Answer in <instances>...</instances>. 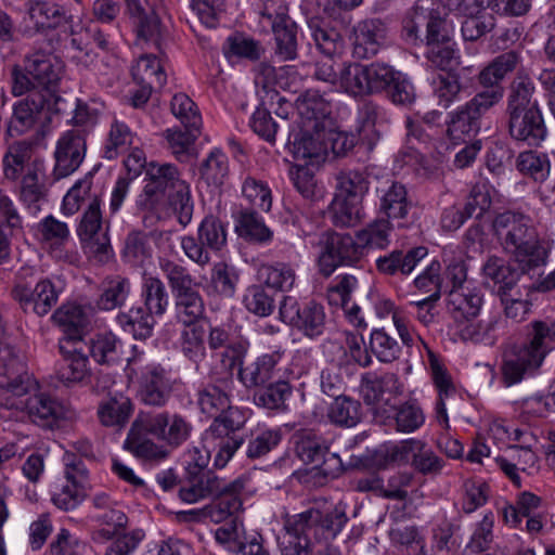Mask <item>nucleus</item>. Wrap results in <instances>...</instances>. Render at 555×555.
<instances>
[{"mask_svg": "<svg viewBox=\"0 0 555 555\" xmlns=\"http://www.w3.org/2000/svg\"><path fill=\"white\" fill-rule=\"evenodd\" d=\"M95 521L99 528L94 530L92 538L96 542H104L120 535L128 524V517L115 506L98 515Z\"/></svg>", "mask_w": 555, "mask_h": 555, "instance_id": "56", "label": "nucleus"}, {"mask_svg": "<svg viewBox=\"0 0 555 555\" xmlns=\"http://www.w3.org/2000/svg\"><path fill=\"white\" fill-rule=\"evenodd\" d=\"M158 267L168 282L172 296L185 293L197 286L190 271L182 264L162 257L158 260Z\"/></svg>", "mask_w": 555, "mask_h": 555, "instance_id": "50", "label": "nucleus"}, {"mask_svg": "<svg viewBox=\"0 0 555 555\" xmlns=\"http://www.w3.org/2000/svg\"><path fill=\"white\" fill-rule=\"evenodd\" d=\"M25 63L40 90L52 94L62 77V62L54 55L35 52L26 57Z\"/></svg>", "mask_w": 555, "mask_h": 555, "instance_id": "27", "label": "nucleus"}, {"mask_svg": "<svg viewBox=\"0 0 555 555\" xmlns=\"http://www.w3.org/2000/svg\"><path fill=\"white\" fill-rule=\"evenodd\" d=\"M52 319L64 332L60 343L80 344L89 325L88 315L81 306L65 304L53 313Z\"/></svg>", "mask_w": 555, "mask_h": 555, "instance_id": "33", "label": "nucleus"}, {"mask_svg": "<svg viewBox=\"0 0 555 555\" xmlns=\"http://www.w3.org/2000/svg\"><path fill=\"white\" fill-rule=\"evenodd\" d=\"M127 10L137 22L135 43L141 48L160 49L164 39V29L158 16L160 8H149L140 0H125Z\"/></svg>", "mask_w": 555, "mask_h": 555, "instance_id": "18", "label": "nucleus"}, {"mask_svg": "<svg viewBox=\"0 0 555 555\" xmlns=\"http://www.w3.org/2000/svg\"><path fill=\"white\" fill-rule=\"evenodd\" d=\"M144 420L140 424L151 436L171 448H179L189 440L193 431L191 421L180 414L169 411L143 412Z\"/></svg>", "mask_w": 555, "mask_h": 555, "instance_id": "11", "label": "nucleus"}, {"mask_svg": "<svg viewBox=\"0 0 555 555\" xmlns=\"http://www.w3.org/2000/svg\"><path fill=\"white\" fill-rule=\"evenodd\" d=\"M222 479L209 469H190L180 486L179 498L188 504H194L215 496L216 492L220 490Z\"/></svg>", "mask_w": 555, "mask_h": 555, "instance_id": "25", "label": "nucleus"}, {"mask_svg": "<svg viewBox=\"0 0 555 555\" xmlns=\"http://www.w3.org/2000/svg\"><path fill=\"white\" fill-rule=\"evenodd\" d=\"M246 423V417L237 410H230L218 420H214L202 436L203 450L194 448L189 452L188 473L190 469H205L211 453L214 465L223 468L242 446L243 439L236 435Z\"/></svg>", "mask_w": 555, "mask_h": 555, "instance_id": "4", "label": "nucleus"}, {"mask_svg": "<svg viewBox=\"0 0 555 555\" xmlns=\"http://www.w3.org/2000/svg\"><path fill=\"white\" fill-rule=\"evenodd\" d=\"M503 99L501 89L477 92L468 102L449 114L447 133L452 141H465L475 135L481 118Z\"/></svg>", "mask_w": 555, "mask_h": 555, "instance_id": "6", "label": "nucleus"}, {"mask_svg": "<svg viewBox=\"0 0 555 555\" xmlns=\"http://www.w3.org/2000/svg\"><path fill=\"white\" fill-rule=\"evenodd\" d=\"M173 300L176 319L183 325H192L204 318L205 301L196 287L173 296Z\"/></svg>", "mask_w": 555, "mask_h": 555, "instance_id": "43", "label": "nucleus"}, {"mask_svg": "<svg viewBox=\"0 0 555 555\" xmlns=\"http://www.w3.org/2000/svg\"><path fill=\"white\" fill-rule=\"evenodd\" d=\"M482 302L483 296L475 286L451 288L448 296V311L455 326L476 319L480 313Z\"/></svg>", "mask_w": 555, "mask_h": 555, "instance_id": "26", "label": "nucleus"}, {"mask_svg": "<svg viewBox=\"0 0 555 555\" xmlns=\"http://www.w3.org/2000/svg\"><path fill=\"white\" fill-rule=\"evenodd\" d=\"M533 93V81L527 76H517L511 86L506 105L508 134L528 146H539L547 135L542 111Z\"/></svg>", "mask_w": 555, "mask_h": 555, "instance_id": "3", "label": "nucleus"}, {"mask_svg": "<svg viewBox=\"0 0 555 555\" xmlns=\"http://www.w3.org/2000/svg\"><path fill=\"white\" fill-rule=\"evenodd\" d=\"M520 417L525 422L544 418L555 413V390L543 392L538 391L524 398L519 403Z\"/></svg>", "mask_w": 555, "mask_h": 555, "instance_id": "51", "label": "nucleus"}, {"mask_svg": "<svg viewBox=\"0 0 555 555\" xmlns=\"http://www.w3.org/2000/svg\"><path fill=\"white\" fill-rule=\"evenodd\" d=\"M292 392L289 383L279 379L255 392L254 401L258 406L269 410H284Z\"/></svg>", "mask_w": 555, "mask_h": 555, "instance_id": "55", "label": "nucleus"}, {"mask_svg": "<svg viewBox=\"0 0 555 555\" xmlns=\"http://www.w3.org/2000/svg\"><path fill=\"white\" fill-rule=\"evenodd\" d=\"M233 378L231 374L221 377H212L211 383L204 385L197 390V405L203 414L218 420L230 410H237L246 418V413L237 406L230 404L229 391L232 389Z\"/></svg>", "mask_w": 555, "mask_h": 555, "instance_id": "16", "label": "nucleus"}, {"mask_svg": "<svg viewBox=\"0 0 555 555\" xmlns=\"http://www.w3.org/2000/svg\"><path fill=\"white\" fill-rule=\"evenodd\" d=\"M326 138V128L294 122L286 146L297 160H318L327 153Z\"/></svg>", "mask_w": 555, "mask_h": 555, "instance_id": "14", "label": "nucleus"}, {"mask_svg": "<svg viewBox=\"0 0 555 555\" xmlns=\"http://www.w3.org/2000/svg\"><path fill=\"white\" fill-rule=\"evenodd\" d=\"M411 206L404 184L393 181L387 189L380 190L379 210L384 218L392 221L398 228L408 224Z\"/></svg>", "mask_w": 555, "mask_h": 555, "instance_id": "30", "label": "nucleus"}, {"mask_svg": "<svg viewBox=\"0 0 555 555\" xmlns=\"http://www.w3.org/2000/svg\"><path fill=\"white\" fill-rule=\"evenodd\" d=\"M297 119L294 122L326 128L332 113V104L317 90H307L295 101Z\"/></svg>", "mask_w": 555, "mask_h": 555, "instance_id": "23", "label": "nucleus"}, {"mask_svg": "<svg viewBox=\"0 0 555 555\" xmlns=\"http://www.w3.org/2000/svg\"><path fill=\"white\" fill-rule=\"evenodd\" d=\"M227 228L214 215L206 216L198 225L197 237L206 248L219 251L227 245Z\"/></svg>", "mask_w": 555, "mask_h": 555, "instance_id": "60", "label": "nucleus"}, {"mask_svg": "<svg viewBox=\"0 0 555 555\" xmlns=\"http://www.w3.org/2000/svg\"><path fill=\"white\" fill-rule=\"evenodd\" d=\"M78 345L60 343L63 359L56 374L65 385L81 383L90 375L88 357Z\"/></svg>", "mask_w": 555, "mask_h": 555, "instance_id": "29", "label": "nucleus"}, {"mask_svg": "<svg viewBox=\"0 0 555 555\" xmlns=\"http://www.w3.org/2000/svg\"><path fill=\"white\" fill-rule=\"evenodd\" d=\"M482 276L486 283H492L496 293L511 292L517 284L518 273L511 268L505 259L490 256L482 264Z\"/></svg>", "mask_w": 555, "mask_h": 555, "instance_id": "40", "label": "nucleus"}, {"mask_svg": "<svg viewBox=\"0 0 555 555\" xmlns=\"http://www.w3.org/2000/svg\"><path fill=\"white\" fill-rule=\"evenodd\" d=\"M134 140L135 134L129 126L124 121L114 119L103 147V157L106 159L117 158L120 153L133 145Z\"/></svg>", "mask_w": 555, "mask_h": 555, "instance_id": "53", "label": "nucleus"}, {"mask_svg": "<svg viewBox=\"0 0 555 555\" xmlns=\"http://www.w3.org/2000/svg\"><path fill=\"white\" fill-rule=\"evenodd\" d=\"M328 418L336 425L353 427L361 420V403L350 397H337L328 409Z\"/></svg>", "mask_w": 555, "mask_h": 555, "instance_id": "59", "label": "nucleus"}, {"mask_svg": "<svg viewBox=\"0 0 555 555\" xmlns=\"http://www.w3.org/2000/svg\"><path fill=\"white\" fill-rule=\"evenodd\" d=\"M388 27L379 18L359 22L352 31V55L358 60L375 56L387 43Z\"/></svg>", "mask_w": 555, "mask_h": 555, "instance_id": "17", "label": "nucleus"}, {"mask_svg": "<svg viewBox=\"0 0 555 555\" xmlns=\"http://www.w3.org/2000/svg\"><path fill=\"white\" fill-rule=\"evenodd\" d=\"M131 75L138 83L162 88L166 83V74L159 60L153 54H142L131 67Z\"/></svg>", "mask_w": 555, "mask_h": 555, "instance_id": "48", "label": "nucleus"}, {"mask_svg": "<svg viewBox=\"0 0 555 555\" xmlns=\"http://www.w3.org/2000/svg\"><path fill=\"white\" fill-rule=\"evenodd\" d=\"M321 245L318 264L324 276H330L340 266L354 264L364 256L356 235L348 233L326 232Z\"/></svg>", "mask_w": 555, "mask_h": 555, "instance_id": "10", "label": "nucleus"}, {"mask_svg": "<svg viewBox=\"0 0 555 555\" xmlns=\"http://www.w3.org/2000/svg\"><path fill=\"white\" fill-rule=\"evenodd\" d=\"M59 299V291L49 279H41L36 283L29 293L23 298H17L25 312H34L37 315H46L56 305Z\"/></svg>", "mask_w": 555, "mask_h": 555, "instance_id": "35", "label": "nucleus"}, {"mask_svg": "<svg viewBox=\"0 0 555 555\" xmlns=\"http://www.w3.org/2000/svg\"><path fill=\"white\" fill-rule=\"evenodd\" d=\"M44 103L46 96L39 93L17 102L9 122V133L11 135L23 134L41 122L44 116Z\"/></svg>", "mask_w": 555, "mask_h": 555, "instance_id": "28", "label": "nucleus"}, {"mask_svg": "<svg viewBox=\"0 0 555 555\" xmlns=\"http://www.w3.org/2000/svg\"><path fill=\"white\" fill-rule=\"evenodd\" d=\"M37 233L53 258L68 262L74 260L75 254L68 248L70 232L67 223L49 215L38 223Z\"/></svg>", "mask_w": 555, "mask_h": 555, "instance_id": "19", "label": "nucleus"}, {"mask_svg": "<svg viewBox=\"0 0 555 555\" xmlns=\"http://www.w3.org/2000/svg\"><path fill=\"white\" fill-rule=\"evenodd\" d=\"M87 142L85 131L72 128L61 134L54 151L53 176L56 180L74 173L85 159Z\"/></svg>", "mask_w": 555, "mask_h": 555, "instance_id": "13", "label": "nucleus"}, {"mask_svg": "<svg viewBox=\"0 0 555 555\" xmlns=\"http://www.w3.org/2000/svg\"><path fill=\"white\" fill-rule=\"evenodd\" d=\"M156 314L143 307H133L127 313L117 317L118 323L135 339H146L152 336Z\"/></svg>", "mask_w": 555, "mask_h": 555, "instance_id": "46", "label": "nucleus"}, {"mask_svg": "<svg viewBox=\"0 0 555 555\" xmlns=\"http://www.w3.org/2000/svg\"><path fill=\"white\" fill-rule=\"evenodd\" d=\"M282 357L283 353L281 351H273L258 357L250 364L242 365L238 369V379L246 388L263 386L280 371L279 363Z\"/></svg>", "mask_w": 555, "mask_h": 555, "instance_id": "32", "label": "nucleus"}, {"mask_svg": "<svg viewBox=\"0 0 555 555\" xmlns=\"http://www.w3.org/2000/svg\"><path fill=\"white\" fill-rule=\"evenodd\" d=\"M331 220L339 228L357 225L364 217L362 201L334 195L330 205Z\"/></svg>", "mask_w": 555, "mask_h": 555, "instance_id": "44", "label": "nucleus"}, {"mask_svg": "<svg viewBox=\"0 0 555 555\" xmlns=\"http://www.w3.org/2000/svg\"><path fill=\"white\" fill-rule=\"evenodd\" d=\"M141 296L144 301L143 308L162 317L169 305V296L163 281L152 274L144 273L142 281Z\"/></svg>", "mask_w": 555, "mask_h": 555, "instance_id": "45", "label": "nucleus"}, {"mask_svg": "<svg viewBox=\"0 0 555 555\" xmlns=\"http://www.w3.org/2000/svg\"><path fill=\"white\" fill-rule=\"evenodd\" d=\"M177 385V379L163 366L149 364L140 373L137 398L144 405L163 408L170 401Z\"/></svg>", "mask_w": 555, "mask_h": 555, "instance_id": "12", "label": "nucleus"}, {"mask_svg": "<svg viewBox=\"0 0 555 555\" xmlns=\"http://www.w3.org/2000/svg\"><path fill=\"white\" fill-rule=\"evenodd\" d=\"M360 393L367 405H374L383 401L384 395L398 397L403 393L404 386L399 376L392 372L377 374L366 372L360 378Z\"/></svg>", "mask_w": 555, "mask_h": 555, "instance_id": "21", "label": "nucleus"}, {"mask_svg": "<svg viewBox=\"0 0 555 555\" xmlns=\"http://www.w3.org/2000/svg\"><path fill=\"white\" fill-rule=\"evenodd\" d=\"M7 330L0 313V357L10 358V363L0 364V388L21 397L37 389V382L27 371L24 356L5 341Z\"/></svg>", "mask_w": 555, "mask_h": 555, "instance_id": "8", "label": "nucleus"}, {"mask_svg": "<svg viewBox=\"0 0 555 555\" xmlns=\"http://www.w3.org/2000/svg\"><path fill=\"white\" fill-rule=\"evenodd\" d=\"M143 420V412L138 413L124 442V448L142 461L159 462L165 460L168 456L167 450L147 438L150 433L140 424V421Z\"/></svg>", "mask_w": 555, "mask_h": 555, "instance_id": "22", "label": "nucleus"}, {"mask_svg": "<svg viewBox=\"0 0 555 555\" xmlns=\"http://www.w3.org/2000/svg\"><path fill=\"white\" fill-rule=\"evenodd\" d=\"M393 222L380 217L370 221L365 227L356 232V238L363 254L370 250L386 249L391 242Z\"/></svg>", "mask_w": 555, "mask_h": 555, "instance_id": "38", "label": "nucleus"}, {"mask_svg": "<svg viewBox=\"0 0 555 555\" xmlns=\"http://www.w3.org/2000/svg\"><path fill=\"white\" fill-rule=\"evenodd\" d=\"M280 319L296 328L308 338H317L324 334L326 313L324 307L310 300L299 305L293 296H284L279 308Z\"/></svg>", "mask_w": 555, "mask_h": 555, "instance_id": "9", "label": "nucleus"}, {"mask_svg": "<svg viewBox=\"0 0 555 555\" xmlns=\"http://www.w3.org/2000/svg\"><path fill=\"white\" fill-rule=\"evenodd\" d=\"M348 521L344 508L335 506L320 511L309 508L286 519L284 528L294 533L308 532L315 540H332L341 531Z\"/></svg>", "mask_w": 555, "mask_h": 555, "instance_id": "7", "label": "nucleus"}, {"mask_svg": "<svg viewBox=\"0 0 555 555\" xmlns=\"http://www.w3.org/2000/svg\"><path fill=\"white\" fill-rule=\"evenodd\" d=\"M89 350L99 364H111L119 359L121 343L111 332L99 333L89 340Z\"/></svg>", "mask_w": 555, "mask_h": 555, "instance_id": "54", "label": "nucleus"}, {"mask_svg": "<svg viewBox=\"0 0 555 555\" xmlns=\"http://www.w3.org/2000/svg\"><path fill=\"white\" fill-rule=\"evenodd\" d=\"M456 11L465 17L461 31L467 41L479 39L495 25L493 15L487 12L482 1L474 0L469 4H459Z\"/></svg>", "mask_w": 555, "mask_h": 555, "instance_id": "31", "label": "nucleus"}, {"mask_svg": "<svg viewBox=\"0 0 555 555\" xmlns=\"http://www.w3.org/2000/svg\"><path fill=\"white\" fill-rule=\"evenodd\" d=\"M551 336H554V333H550L547 322L530 323L528 339L513 345L504 353L501 373L505 386L519 384L539 371L552 348L548 346L552 341Z\"/></svg>", "mask_w": 555, "mask_h": 555, "instance_id": "5", "label": "nucleus"}, {"mask_svg": "<svg viewBox=\"0 0 555 555\" xmlns=\"http://www.w3.org/2000/svg\"><path fill=\"white\" fill-rule=\"evenodd\" d=\"M492 228L502 248L522 274L533 276L546 264L550 247L540 238L531 217L505 210L495 216Z\"/></svg>", "mask_w": 555, "mask_h": 555, "instance_id": "2", "label": "nucleus"}, {"mask_svg": "<svg viewBox=\"0 0 555 555\" xmlns=\"http://www.w3.org/2000/svg\"><path fill=\"white\" fill-rule=\"evenodd\" d=\"M206 331L203 325L193 323L184 325L181 331L179 343L181 352L194 363H198L206 357Z\"/></svg>", "mask_w": 555, "mask_h": 555, "instance_id": "49", "label": "nucleus"}, {"mask_svg": "<svg viewBox=\"0 0 555 555\" xmlns=\"http://www.w3.org/2000/svg\"><path fill=\"white\" fill-rule=\"evenodd\" d=\"M336 181V196L362 201L369 191L367 178L358 170L341 171Z\"/></svg>", "mask_w": 555, "mask_h": 555, "instance_id": "62", "label": "nucleus"}, {"mask_svg": "<svg viewBox=\"0 0 555 555\" xmlns=\"http://www.w3.org/2000/svg\"><path fill=\"white\" fill-rule=\"evenodd\" d=\"M263 283L275 291L289 292L296 282V271L291 263L273 262L259 270Z\"/></svg>", "mask_w": 555, "mask_h": 555, "instance_id": "52", "label": "nucleus"}, {"mask_svg": "<svg viewBox=\"0 0 555 555\" xmlns=\"http://www.w3.org/2000/svg\"><path fill=\"white\" fill-rule=\"evenodd\" d=\"M327 451L326 441L310 433L301 435L295 443L297 456L306 464H315V467H319Z\"/></svg>", "mask_w": 555, "mask_h": 555, "instance_id": "61", "label": "nucleus"}, {"mask_svg": "<svg viewBox=\"0 0 555 555\" xmlns=\"http://www.w3.org/2000/svg\"><path fill=\"white\" fill-rule=\"evenodd\" d=\"M431 87L438 105L443 108H448L451 104L461 99L463 86L457 74H438L433 79Z\"/></svg>", "mask_w": 555, "mask_h": 555, "instance_id": "57", "label": "nucleus"}, {"mask_svg": "<svg viewBox=\"0 0 555 555\" xmlns=\"http://www.w3.org/2000/svg\"><path fill=\"white\" fill-rule=\"evenodd\" d=\"M516 168L534 181L543 182L550 176L551 162L544 153L526 151L517 156Z\"/></svg>", "mask_w": 555, "mask_h": 555, "instance_id": "58", "label": "nucleus"}, {"mask_svg": "<svg viewBox=\"0 0 555 555\" xmlns=\"http://www.w3.org/2000/svg\"><path fill=\"white\" fill-rule=\"evenodd\" d=\"M199 171L208 184L222 185L229 175L228 156L218 149L212 150L203 162Z\"/></svg>", "mask_w": 555, "mask_h": 555, "instance_id": "64", "label": "nucleus"}, {"mask_svg": "<svg viewBox=\"0 0 555 555\" xmlns=\"http://www.w3.org/2000/svg\"><path fill=\"white\" fill-rule=\"evenodd\" d=\"M25 411L29 420L38 426L52 428L67 417V410L56 398L48 393H36L25 401Z\"/></svg>", "mask_w": 555, "mask_h": 555, "instance_id": "24", "label": "nucleus"}, {"mask_svg": "<svg viewBox=\"0 0 555 555\" xmlns=\"http://www.w3.org/2000/svg\"><path fill=\"white\" fill-rule=\"evenodd\" d=\"M33 145L26 141L14 142L9 145L2 158L4 179L15 182L34 164Z\"/></svg>", "mask_w": 555, "mask_h": 555, "instance_id": "37", "label": "nucleus"}, {"mask_svg": "<svg viewBox=\"0 0 555 555\" xmlns=\"http://www.w3.org/2000/svg\"><path fill=\"white\" fill-rule=\"evenodd\" d=\"M369 347L377 360L383 363H391L401 354L399 343L384 328L372 331Z\"/></svg>", "mask_w": 555, "mask_h": 555, "instance_id": "63", "label": "nucleus"}, {"mask_svg": "<svg viewBox=\"0 0 555 555\" xmlns=\"http://www.w3.org/2000/svg\"><path fill=\"white\" fill-rule=\"evenodd\" d=\"M44 163L35 159L28 170L21 177L20 199L30 214L37 215L47 202V186L44 184Z\"/></svg>", "mask_w": 555, "mask_h": 555, "instance_id": "20", "label": "nucleus"}, {"mask_svg": "<svg viewBox=\"0 0 555 555\" xmlns=\"http://www.w3.org/2000/svg\"><path fill=\"white\" fill-rule=\"evenodd\" d=\"M235 231L240 237L261 244L270 242L273 237L272 231L266 225L262 217L248 208L238 211Z\"/></svg>", "mask_w": 555, "mask_h": 555, "instance_id": "42", "label": "nucleus"}, {"mask_svg": "<svg viewBox=\"0 0 555 555\" xmlns=\"http://www.w3.org/2000/svg\"><path fill=\"white\" fill-rule=\"evenodd\" d=\"M26 10L31 23V27L24 30L27 35L65 26L72 27L74 22L70 9L53 0H29L26 3Z\"/></svg>", "mask_w": 555, "mask_h": 555, "instance_id": "15", "label": "nucleus"}, {"mask_svg": "<svg viewBox=\"0 0 555 555\" xmlns=\"http://www.w3.org/2000/svg\"><path fill=\"white\" fill-rule=\"evenodd\" d=\"M339 88L352 98L371 95L366 64L346 63L339 68Z\"/></svg>", "mask_w": 555, "mask_h": 555, "instance_id": "41", "label": "nucleus"}, {"mask_svg": "<svg viewBox=\"0 0 555 555\" xmlns=\"http://www.w3.org/2000/svg\"><path fill=\"white\" fill-rule=\"evenodd\" d=\"M503 325L499 314H493L485 320L476 319L465 321L456 326L461 339L476 344L493 345L498 339V331Z\"/></svg>", "mask_w": 555, "mask_h": 555, "instance_id": "36", "label": "nucleus"}, {"mask_svg": "<svg viewBox=\"0 0 555 555\" xmlns=\"http://www.w3.org/2000/svg\"><path fill=\"white\" fill-rule=\"evenodd\" d=\"M137 206L153 214H159L169 207L182 227L192 221L194 211L190 184L182 179L179 168L173 164L159 162L149 163Z\"/></svg>", "mask_w": 555, "mask_h": 555, "instance_id": "1", "label": "nucleus"}, {"mask_svg": "<svg viewBox=\"0 0 555 555\" xmlns=\"http://www.w3.org/2000/svg\"><path fill=\"white\" fill-rule=\"evenodd\" d=\"M520 62V56L515 51L504 52L494 57L478 74V82L488 89H502L500 82L504 77L512 73Z\"/></svg>", "mask_w": 555, "mask_h": 555, "instance_id": "39", "label": "nucleus"}, {"mask_svg": "<svg viewBox=\"0 0 555 555\" xmlns=\"http://www.w3.org/2000/svg\"><path fill=\"white\" fill-rule=\"evenodd\" d=\"M129 293V279L121 275L108 276L102 283V294L96 300V306L104 311L113 310L124 305Z\"/></svg>", "mask_w": 555, "mask_h": 555, "instance_id": "47", "label": "nucleus"}, {"mask_svg": "<svg viewBox=\"0 0 555 555\" xmlns=\"http://www.w3.org/2000/svg\"><path fill=\"white\" fill-rule=\"evenodd\" d=\"M134 405L131 399L122 393H115L99 403L96 415L105 427L122 428L129 422Z\"/></svg>", "mask_w": 555, "mask_h": 555, "instance_id": "34", "label": "nucleus"}]
</instances>
